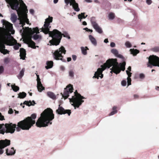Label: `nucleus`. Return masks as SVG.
Segmentation results:
<instances>
[{
    "instance_id": "obj_56",
    "label": "nucleus",
    "mask_w": 159,
    "mask_h": 159,
    "mask_svg": "<svg viewBox=\"0 0 159 159\" xmlns=\"http://www.w3.org/2000/svg\"><path fill=\"white\" fill-rule=\"evenodd\" d=\"M36 76H37V82L41 81H40L41 80H40V79L39 77V75L37 74L36 75Z\"/></svg>"
},
{
    "instance_id": "obj_40",
    "label": "nucleus",
    "mask_w": 159,
    "mask_h": 159,
    "mask_svg": "<svg viewBox=\"0 0 159 159\" xmlns=\"http://www.w3.org/2000/svg\"><path fill=\"white\" fill-rule=\"evenodd\" d=\"M125 45L127 48H130L132 46V45L130 43L129 41H127L125 43Z\"/></svg>"
},
{
    "instance_id": "obj_54",
    "label": "nucleus",
    "mask_w": 159,
    "mask_h": 159,
    "mask_svg": "<svg viewBox=\"0 0 159 159\" xmlns=\"http://www.w3.org/2000/svg\"><path fill=\"white\" fill-rule=\"evenodd\" d=\"M72 58L73 60L75 61L77 57L76 55H72Z\"/></svg>"
},
{
    "instance_id": "obj_20",
    "label": "nucleus",
    "mask_w": 159,
    "mask_h": 159,
    "mask_svg": "<svg viewBox=\"0 0 159 159\" xmlns=\"http://www.w3.org/2000/svg\"><path fill=\"white\" fill-rule=\"evenodd\" d=\"M111 52L116 57L120 58H122L123 57L121 55L118 54V51L116 49H112L111 50Z\"/></svg>"
},
{
    "instance_id": "obj_23",
    "label": "nucleus",
    "mask_w": 159,
    "mask_h": 159,
    "mask_svg": "<svg viewBox=\"0 0 159 159\" xmlns=\"http://www.w3.org/2000/svg\"><path fill=\"white\" fill-rule=\"evenodd\" d=\"M89 38L90 40L91 43L95 46H96L97 44V41L96 39L91 35L89 36Z\"/></svg>"
},
{
    "instance_id": "obj_25",
    "label": "nucleus",
    "mask_w": 159,
    "mask_h": 159,
    "mask_svg": "<svg viewBox=\"0 0 159 159\" xmlns=\"http://www.w3.org/2000/svg\"><path fill=\"white\" fill-rule=\"evenodd\" d=\"M47 95L48 96L52 99H56V96L55 94L51 92H48L47 93Z\"/></svg>"
},
{
    "instance_id": "obj_3",
    "label": "nucleus",
    "mask_w": 159,
    "mask_h": 159,
    "mask_svg": "<svg viewBox=\"0 0 159 159\" xmlns=\"http://www.w3.org/2000/svg\"><path fill=\"white\" fill-rule=\"evenodd\" d=\"M54 118L52 110L50 108H47L41 113L40 117L36 123V125L39 127H46L49 125L52 124V122L51 121Z\"/></svg>"
},
{
    "instance_id": "obj_33",
    "label": "nucleus",
    "mask_w": 159,
    "mask_h": 159,
    "mask_svg": "<svg viewBox=\"0 0 159 159\" xmlns=\"http://www.w3.org/2000/svg\"><path fill=\"white\" fill-rule=\"evenodd\" d=\"M82 53L84 55L87 54V50H89L88 48L87 47H85V48L84 47H81V48Z\"/></svg>"
},
{
    "instance_id": "obj_37",
    "label": "nucleus",
    "mask_w": 159,
    "mask_h": 159,
    "mask_svg": "<svg viewBox=\"0 0 159 159\" xmlns=\"http://www.w3.org/2000/svg\"><path fill=\"white\" fill-rule=\"evenodd\" d=\"M11 87L12 89L15 92H17L19 89V87L17 86L15 84L11 85Z\"/></svg>"
},
{
    "instance_id": "obj_35",
    "label": "nucleus",
    "mask_w": 159,
    "mask_h": 159,
    "mask_svg": "<svg viewBox=\"0 0 159 159\" xmlns=\"http://www.w3.org/2000/svg\"><path fill=\"white\" fill-rule=\"evenodd\" d=\"M14 40L15 42L16 43V44H15L14 46V48L15 50H17L19 48V47L21 46V44L19 43H17L16 40L14 39Z\"/></svg>"
},
{
    "instance_id": "obj_14",
    "label": "nucleus",
    "mask_w": 159,
    "mask_h": 159,
    "mask_svg": "<svg viewBox=\"0 0 159 159\" xmlns=\"http://www.w3.org/2000/svg\"><path fill=\"white\" fill-rule=\"evenodd\" d=\"M10 140L7 139L5 140H0V154H2L3 153V151L2 149L5 147L10 145Z\"/></svg>"
},
{
    "instance_id": "obj_50",
    "label": "nucleus",
    "mask_w": 159,
    "mask_h": 159,
    "mask_svg": "<svg viewBox=\"0 0 159 159\" xmlns=\"http://www.w3.org/2000/svg\"><path fill=\"white\" fill-rule=\"evenodd\" d=\"M65 2L66 4V6H67L70 3V0H65Z\"/></svg>"
},
{
    "instance_id": "obj_28",
    "label": "nucleus",
    "mask_w": 159,
    "mask_h": 159,
    "mask_svg": "<svg viewBox=\"0 0 159 159\" xmlns=\"http://www.w3.org/2000/svg\"><path fill=\"white\" fill-rule=\"evenodd\" d=\"M130 51L131 53L134 56H136L139 52V50L137 49H134V48L130 49Z\"/></svg>"
},
{
    "instance_id": "obj_26",
    "label": "nucleus",
    "mask_w": 159,
    "mask_h": 159,
    "mask_svg": "<svg viewBox=\"0 0 159 159\" xmlns=\"http://www.w3.org/2000/svg\"><path fill=\"white\" fill-rule=\"evenodd\" d=\"M90 20L91 24L93 27L98 25L96 22V18L95 17H92L91 18Z\"/></svg>"
},
{
    "instance_id": "obj_18",
    "label": "nucleus",
    "mask_w": 159,
    "mask_h": 159,
    "mask_svg": "<svg viewBox=\"0 0 159 159\" xmlns=\"http://www.w3.org/2000/svg\"><path fill=\"white\" fill-rule=\"evenodd\" d=\"M20 58L21 59L25 60L26 57V51L23 48H21L20 50Z\"/></svg>"
},
{
    "instance_id": "obj_5",
    "label": "nucleus",
    "mask_w": 159,
    "mask_h": 159,
    "mask_svg": "<svg viewBox=\"0 0 159 159\" xmlns=\"http://www.w3.org/2000/svg\"><path fill=\"white\" fill-rule=\"evenodd\" d=\"M10 38L14 39L11 34L7 33H3L0 35V52L4 54L9 53V52L8 50L5 49V44L11 46L14 45L12 43L11 44H9V39Z\"/></svg>"
},
{
    "instance_id": "obj_4",
    "label": "nucleus",
    "mask_w": 159,
    "mask_h": 159,
    "mask_svg": "<svg viewBox=\"0 0 159 159\" xmlns=\"http://www.w3.org/2000/svg\"><path fill=\"white\" fill-rule=\"evenodd\" d=\"M36 117V115L34 113L31 115V116L28 117L25 119L18 122L17 127L16 128L17 131H20L21 129L23 130H29L35 123L34 120Z\"/></svg>"
},
{
    "instance_id": "obj_11",
    "label": "nucleus",
    "mask_w": 159,
    "mask_h": 159,
    "mask_svg": "<svg viewBox=\"0 0 159 159\" xmlns=\"http://www.w3.org/2000/svg\"><path fill=\"white\" fill-rule=\"evenodd\" d=\"M3 27H5L4 29L6 32H3L1 33L0 35L3 33H7L8 34H11L9 33V32H11V33L12 34L14 33V30H12L13 26L9 22L7 21L3 20Z\"/></svg>"
},
{
    "instance_id": "obj_41",
    "label": "nucleus",
    "mask_w": 159,
    "mask_h": 159,
    "mask_svg": "<svg viewBox=\"0 0 159 159\" xmlns=\"http://www.w3.org/2000/svg\"><path fill=\"white\" fill-rule=\"evenodd\" d=\"M127 83H128V85L129 86L130 84H131V79L130 78L128 77L127 78Z\"/></svg>"
},
{
    "instance_id": "obj_57",
    "label": "nucleus",
    "mask_w": 159,
    "mask_h": 159,
    "mask_svg": "<svg viewBox=\"0 0 159 159\" xmlns=\"http://www.w3.org/2000/svg\"><path fill=\"white\" fill-rule=\"evenodd\" d=\"M152 1L151 0H146V2L148 5L152 3Z\"/></svg>"
},
{
    "instance_id": "obj_36",
    "label": "nucleus",
    "mask_w": 159,
    "mask_h": 159,
    "mask_svg": "<svg viewBox=\"0 0 159 159\" xmlns=\"http://www.w3.org/2000/svg\"><path fill=\"white\" fill-rule=\"evenodd\" d=\"M85 13H81L80 14H79L78 15V18L80 20L82 19V18H85L88 15H86V16H85Z\"/></svg>"
},
{
    "instance_id": "obj_52",
    "label": "nucleus",
    "mask_w": 159,
    "mask_h": 159,
    "mask_svg": "<svg viewBox=\"0 0 159 159\" xmlns=\"http://www.w3.org/2000/svg\"><path fill=\"white\" fill-rule=\"evenodd\" d=\"M13 112V111L12 109L11 108H10L8 111V113L10 114H12Z\"/></svg>"
},
{
    "instance_id": "obj_9",
    "label": "nucleus",
    "mask_w": 159,
    "mask_h": 159,
    "mask_svg": "<svg viewBox=\"0 0 159 159\" xmlns=\"http://www.w3.org/2000/svg\"><path fill=\"white\" fill-rule=\"evenodd\" d=\"M19 8L17 10H16L17 11V13L18 15V16H22L20 17H19L18 18V19L20 20V23L19 24L21 25V27H22V29H25V30H27L28 31V30L26 28L27 27H24V26L25 25V23L27 24H29V21L28 19L27 18V16L25 15L23 16V13L21 11H19Z\"/></svg>"
},
{
    "instance_id": "obj_49",
    "label": "nucleus",
    "mask_w": 159,
    "mask_h": 159,
    "mask_svg": "<svg viewBox=\"0 0 159 159\" xmlns=\"http://www.w3.org/2000/svg\"><path fill=\"white\" fill-rule=\"evenodd\" d=\"M76 3L75 0H70V5H72L73 4H74Z\"/></svg>"
},
{
    "instance_id": "obj_46",
    "label": "nucleus",
    "mask_w": 159,
    "mask_h": 159,
    "mask_svg": "<svg viewBox=\"0 0 159 159\" xmlns=\"http://www.w3.org/2000/svg\"><path fill=\"white\" fill-rule=\"evenodd\" d=\"M126 72L127 75H128V77L130 78V77L131 76L132 73L130 72L128 70H126Z\"/></svg>"
},
{
    "instance_id": "obj_64",
    "label": "nucleus",
    "mask_w": 159,
    "mask_h": 159,
    "mask_svg": "<svg viewBox=\"0 0 159 159\" xmlns=\"http://www.w3.org/2000/svg\"><path fill=\"white\" fill-rule=\"evenodd\" d=\"M82 24L84 25H86L87 24V23L85 21H84L82 23Z\"/></svg>"
},
{
    "instance_id": "obj_63",
    "label": "nucleus",
    "mask_w": 159,
    "mask_h": 159,
    "mask_svg": "<svg viewBox=\"0 0 159 159\" xmlns=\"http://www.w3.org/2000/svg\"><path fill=\"white\" fill-rule=\"evenodd\" d=\"M131 67L130 66H129L128 68V70L129 71H131Z\"/></svg>"
},
{
    "instance_id": "obj_29",
    "label": "nucleus",
    "mask_w": 159,
    "mask_h": 159,
    "mask_svg": "<svg viewBox=\"0 0 159 159\" xmlns=\"http://www.w3.org/2000/svg\"><path fill=\"white\" fill-rule=\"evenodd\" d=\"M93 28L96 31L100 34H101L102 33L103 31L102 29L98 25H97V26H95L93 27Z\"/></svg>"
},
{
    "instance_id": "obj_10",
    "label": "nucleus",
    "mask_w": 159,
    "mask_h": 159,
    "mask_svg": "<svg viewBox=\"0 0 159 159\" xmlns=\"http://www.w3.org/2000/svg\"><path fill=\"white\" fill-rule=\"evenodd\" d=\"M147 66L152 68V66L159 67V57L156 56H150L148 58V61L147 63Z\"/></svg>"
},
{
    "instance_id": "obj_30",
    "label": "nucleus",
    "mask_w": 159,
    "mask_h": 159,
    "mask_svg": "<svg viewBox=\"0 0 159 159\" xmlns=\"http://www.w3.org/2000/svg\"><path fill=\"white\" fill-rule=\"evenodd\" d=\"M17 16L16 14H11V19L13 23H15L17 20Z\"/></svg>"
},
{
    "instance_id": "obj_60",
    "label": "nucleus",
    "mask_w": 159,
    "mask_h": 159,
    "mask_svg": "<svg viewBox=\"0 0 159 159\" xmlns=\"http://www.w3.org/2000/svg\"><path fill=\"white\" fill-rule=\"evenodd\" d=\"M60 69L61 70L64 71L65 69V68L63 66H61L60 67Z\"/></svg>"
},
{
    "instance_id": "obj_58",
    "label": "nucleus",
    "mask_w": 159,
    "mask_h": 159,
    "mask_svg": "<svg viewBox=\"0 0 159 159\" xmlns=\"http://www.w3.org/2000/svg\"><path fill=\"white\" fill-rule=\"evenodd\" d=\"M134 97L135 99H137L139 98V96L138 95L135 94L134 95Z\"/></svg>"
},
{
    "instance_id": "obj_24",
    "label": "nucleus",
    "mask_w": 159,
    "mask_h": 159,
    "mask_svg": "<svg viewBox=\"0 0 159 159\" xmlns=\"http://www.w3.org/2000/svg\"><path fill=\"white\" fill-rule=\"evenodd\" d=\"M46 64L47 66H45V68L47 69L52 68L53 66V62L52 61H48Z\"/></svg>"
},
{
    "instance_id": "obj_16",
    "label": "nucleus",
    "mask_w": 159,
    "mask_h": 159,
    "mask_svg": "<svg viewBox=\"0 0 159 159\" xmlns=\"http://www.w3.org/2000/svg\"><path fill=\"white\" fill-rule=\"evenodd\" d=\"M57 113L59 115L67 114L70 116L71 114V111L70 110H65L61 106V104L59 105L58 109L56 111Z\"/></svg>"
},
{
    "instance_id": "obj_8",
    "label": "nucleus",
    "mask_w": 159,
    "mask_h": 159,
    "mask_svg": "<svg viewBox=\"0 0 159 159\" xmlns=\"http://www.w3.org/2000/svg\"><path fill=\"white\" fill-rule=\"evenodd\" d=\"M16 125L15 124H13L12 123L9 124L6 123L5 125V127L0 130V134H4L5 133H14L16 129Z\"/></svg>"
},
{
    "instance_id": "obj_17",
    "label": "nucleus",
    "mask_w": 159,
    "mask_h": 159,
    "mask_svg": "<svg viewBox=\"0 0 159 159\" xmlns=\"http://www.w3.org/2000/svg\"><path fill=\"white\" fill-rule=\"evenodd\" d=\"M26 41V43L28 44L29 47H30L33 49H36L37 47L38 48L39 47L38 46H35V43L32 40L31 37H29L27 39Z\"/></svg>"
},
{
    "instance_id": "obj_19",
    "label": "nucleus",
    "mask_w": 159,
    "mask_h": 159,
    "mask_svg": "<svg viewBox=\"0 0 159 159\" xmlns=\"http://www.w3.org/2000/svg\"><path fill=\"white\" fill-rule=\"evenodd\" d=\"M15 150L12 147L9 151L8 149H6V153L7 156H11L14 155L15 153Z\"/></svg>"
},
{
    "instance_id": "obj_47",
    "label": "nucleus",
    "mask_w": 159,
    "mask_h": 159,
    "mask_svg": "<svg viewBox=\"0 0 159 159\" xmlns=\"http://www.w3.org/2000/svg\"><path fill=\"white\" fill-rule=\"evenodd\" d=\"M9 61V60L8 58H5L4 60V62L5 63H8Z\"/></svg>"
},
{
    "instance_id": "obj_6",
    "label": "nucleus",
    "mask_w": 159,
    "mask_h": 159,
    "mask_svg": "<svg viewBox=\"0 0 159 159\" xmlns=\"http://www.w3.org/2000/svg\"><path fill=\"white\" fill-rule=\"evenodd\" d=\"M74 93V95L72 96L71 98H69V99L70 102L73 103L71 105L75 109L76 107L78 108L82 103L84 102L82 99H84L85 98L78 93L77 90L75 91Z\"/></svg>"
},
{
    "instance_id": "obj_53",
    "label": "nucleus",
    "mask_w": 159,
    "mask_h": 159,
    "mask_svg": "<svg viewBox=\"0 0 159 159\" xmlns=\"http://www.w3.org/2000/svg\"><path fill=\"white\" fill-rule=\"evenodd\" d=\"M5 127V125L3 124H0V130Z\"/></svg>"
},
{
    "instance_id": "obj_31",
    "label": "nucleus",
    "mask_w": 159,
    "mask_h": 159,
    "mask_svg": "<svg viewBox=\"0 0 159 159\" xmlns=\"http://www.w3.org/2000/svg\"><path fill=\"white\" fill-rule=\"evenodd\" d=\"M72 5L73 6V8L75 11H80V9L79 7L78 4L77 3H75L73 4Z\"/></svg>"
},
{
    "instance_id": "obj_32",
    "label": "nucleus",
    "mask_w": 159,
    "mask_h": 159,
    "mask_svg": "<svg viewBox=\"0 0 159 159\" xmlns=\"http://www.w3.org/2000/svg\"><path fill=\"white\" fill-rule=\"evenodd\" d=\"M26 95V93L24 92L20 93L18 94V98H25Z\"/></svg>"
},
{
    "instance_id": "obj_51",
    "label": "nucleus",
    "mask_w": 159,
    "mask_h": 159,
    "mask_svg": "<svg viewBox=\"0 0 159 159\" xmlns=\"http://www.w3.org/2000/svg\"><path fill=\"white\" fill-rule=\"evenodd\" d=\"M4 120V117L2 116L1 113L0 112V120Z\"/></svg>"
},
{
    "instance_id": "obj_22",
    "label": "nucleus",
    "mask_w": 159,
    "mask_h": 159,
    "mask_svg": "<svg viewBox=\"0 0 159 159\" xmlns=\"http://www.w3.org/2000/svg\"><path fill=\"white\" fill-rule=\"evenodd\" d=\"M35 102L34 101H32V102L31 101H25L23 103V104L26 105L27 106H34L35 104Z\"/></svg>"
},
{
    "instance_id": "obj_43",
    "label": "nucleus",
    "mask_w": 159,
    "mask_h": 159,
    "mask_svg": "<svg viewBox=\"0 0 159 159\" xmlns=\"http://www.w3.org/2000/svg\"><path fill=\"white\" fill-rule=\"evenodd\" d=\"M117 112V110L113 111H111L109 114V116H111L114 115V114L116 113Z\"/></svg>"
},
{
    "instance_id": "obj_42",
    "label": "nucleus",
    "mask_w": 159,
    "mask_h": 159,
    "mask_svg": "<svg viewBox=\"0 0 159 159\" xmlns=\"http://www.w3.org/2000/svg\"><path fill=\"white\" fill-rule=\"evenodd\" d=\"M19 1L21 3H22L23 5L24 6V8L25 10L26 9V10H27V7L25 5V4L24 3L23 1L22 0H19Z\"/></svg>"
},
{
    "instance_id": "obj_55",
    "label": "nucleus",
    "mask_w": 159,
    "mask_h": 159,
    "mask_svg": "<svg viewBox=\"0 0 159 159\" xmlns=\"http://www.w3.org/2000/svg\"><path fill=\"white\" fill-rule=\"evenodd\" d=\"M110 46L111 47H114L115 46V44L114 42H111L110 44Z\"/></svg>"
},
{
    "instance_id": "obj_13",
    "label": "nucleus",
    "mask_w": 159,
    "mask_h": 159,
    "mask_svg": "<svg viewBox=\"0 0 159 159\" xmlns=\"http://www.w3.org/2000/svg\"><path fill=\"white\" fill-rule=\"evenodd\" d=\"M73 85L69 84L67 85L66 87L64 89L63 93H61L62 97L65 99L67 98L69 96L70 93H71L73 92Z\"/></svg>"
},
{
    "instance_id": "obj_7",
    "label": "nucleus",
    "mask_w": 159,
    "mask_h": 159,
    "mask_svg": "<svg viewBox=\"0 0 159 159\" xmlns=\"http://www.w3.org/2000/svg\"><path fill=\"white\" fill-rule=\"evenodd\" d=\"M66 51L65 48L61 46L59 49L55 51L53 53L54 58L56 60H61L63 62H66V60L63 58V56L62 54H65Z\"/></svg>"
},
{
    "instance_id": "obj_44",
    "label": "nucleus",
    "mask_w": 159,
    "mask_h": 159,
    "mask_svg": "<svg viewBox=\"0 0 159 159\" xmlns=\"http://www.w3.org/2000/svg\"><path fill=\"white\" fill-rule=\"evenodd\" d=\"M4 71V68L3 66H0V74H2Z\"/></svg>"
},
{
    "instance_id": "obj_59",
    "label": "nucleus",
    "mask_w": 159,
    "mask_h": 159,
    "mask_svg": "<svg viewBox=\"0 0 159 159\" xmlns=\"http://www.w3.org/2000/svg\"><path fill=\"white\" fill-rule=\"evenodd\" d=\"M30 12L32 14H34V11L32 9H31L30 10Z\"/></svg>"
},
{
    "instance_id": "obj_12",
    "label": "nucleus",
    "mask_w": 159,
    "mask_h": 159,
    "mask_svg": "<svg viewBox=\"0 0 159 159\" xmlns=\"http://www.w3.org/2000/svg\"><path fill=\"white\" fill-rule=\"evenodd\" d=\"M26 28L28 30V32L31 35L34 34L35 33H36V34L34 35L33 36V38L34 40H36L39 39H41V36L37 34L40 33L39 28L38 27L33 28V29L31 28H29V27H27Z\"/></svg>"
},
{
    "instance_id": "obj_61",
    "label": "nucleus",
    "mask_w": 159,
    "mask_h": 159,
    "mask_svg": "<svg viewBox=\"0 0 159 159\" xmlns=\"http://www.w3.org/2000/svg\"><path fill=\"white\" fill-rule=\"evenodd\" d=\"M71 57H67V61L68 62L70 61H71Z\"/></svg>"
},
{
    "instance_id": "obj_45",
    "label": "nucleus",
    "mask_w": 159,
    "mask_h": 159,
    "mask_svg": "<svg viewBox=\"0 0 159 159\" xmlns=\"http://www.w3.org/2000/svg\"><path fill=\"white\" fill-rule=\"evenodd\" d=\"M121 85L123 86H125L126 84V82L125 80H123L121 82Z\"/></svg>"
},
{
    "instance_id": "obj_15",
    "label": "nucleus",
    "mask_w": 159,
    "mask_h": 159,
    "mask_svg": "<svg viewBox=\"0 0 159 159\" xmlns=\"http://www.w3.org/2000/svg\"><path fill=\"white\" fill-rule=\"evenodd\" d=\"M6 2L13 10H17L19 8V2L18 0H6Z\"/></svg>"
},
{
    "instance_id": "obj_38",
    "label": "nucleus",
    "mask_w": 159,
    "mask_h": 159,
    "mask_svg": "<svg viewBox=\"0 0 159 159\" xmlns=\"http://www.w3.org/2000/svg\"><path fill=\"white\" fill-rule=\"evenodd\" d=\"M74 71L73 70H71L69 71V76L70 77L72 78H74Z\"/></svg>"
},
{
    "instance_id": "obj_2",
    "label": "nucleus",
    "mask_w": 159,
    "mask_h": 159,
    "mask_svg": "<svg viewBox=\"0 0 159 159\" xmlns=\"http://www.w3.org/2000/svg\"><path fill=\"white\" fill-rule=\"evenodd\" d=\"M125 64L126 63L125 61L119 64L117 62L116 59H108L106 63L101 66V68H98V69L97 71L95 72L93 78L98 79L99 75H100V74L102 73L103 70L107 67L109 68L112 66H113L110 69L111 70L110 72L112 73L113 72L116 74H119L121 70L123 71L125 70Z\"/></svg>"
},
{
    "instance_id": "obj_21",
    "label": "nucleus",
    "mask_w": 159,
    "mask_h": 159,
    "mask_svg": "<svg viewBox=\"0 0 159 159\" xmlns=\"http://www.w3.org/2000/svg\"><path fill=\"white\" fill-rule=\"evenodd\" d=\"M37 88L38 91L40 92H41L45 89L44 87L43 86L41 81L37 82Z\"/></svg>"
},
{
    "instance_id": "obj_27",
    "label": "nucleus",
    "mask_w": 159,
    "mask_h": 159,
    "mask_svg": "<svg viewBox=\"0 0 159 159\" xmlns=\"http://www.w3.org/2000/svg\"><path fill=\"white\" fill-rule=\"evenodd\" d=\"M25 71V68H23L22 70L20 71L19 74L17 76V77L19 79H20L24 74Z\"/></svg>"
},
{
    "instance_id": "obj_1",
    "label": "nucleus",
    "mask_w": 159,
    "mask_h": 159,
    "mask_svg": "<svg viewBox=\"0 0 159 159\" xmlns=\"http://www.w3.org/2000/svg\"><path fill=\"white\" fill-rule=\"evenodd\" d=\"M52 20L53 17L49 16L48 18L45 19L43 25L44 28H42L41 31H42L45 34H49L50 36L52 38V39L49 41L51 45L57 46L59 44L62 36L68 39H70V37L67 33L62 34L61 32L56 29H54L52 31H50V28H51V26L49 25L50 23L52 22Z\"/></svg>"
},
{
    "instance_id": "obj_48",
    "label": "nucleus",
    "mask_w": 159,
    "mask_h": 159,
    "mask_svg": "<svg viewBox=\"0 0 159 159\" xmlns=\"http://www.w3.org/2000/svg\"><path fill=\"white\" fill-rule=\"evenodd\" d=\"M139 77L141 79H143L145 77V75L143 74H140L139 75Z\"/></svg>"
},
{
    "instance_id": "obj_39",
    "label": "nucleus",
    "mask_w": 159,
    "mask_h": 159,
    "mask_svg": "<svg viewBox=\"0 0 159 159\" xmlns=\"http://www.w3.org/2000/svg\"><path fill=\"white\" fill-rule=\"evenodd\" d=\"M150 50L155 52H159V47H154V48H151Z\"/></svg>"
},
{
    "instance_id": "obj_34",
    "label": "nucleus",
    "mask_w": 159,
    "mask_h": 159,
    "mask_svg": "<svg viewBox=\"0 0 159 159\" xmlns=\"http://www.w3.org/2000/svg\"><path fill=\"white\" fill-rule=\"evenodd\" d=\"M115 17V15L114 13L111 12H110L108 15V17L110 20H113L114 19Z\"/></svg>"
},
{
    "instance_id": "obj_62",
    "label": "nucleus",
    "mask_w": 159,
    "mask_h": 159,
    "mask_svg": "<svg viewBox=\"0 0 159 159\" xmlns=\"http://www.w3.org/2000/svg\"><path fill=\"white\" fill-rule=\"evenodd\" d=\"M104 42L107 43L108 42V39H105L104 41Z\"/></svg>"
}]
</instances>
